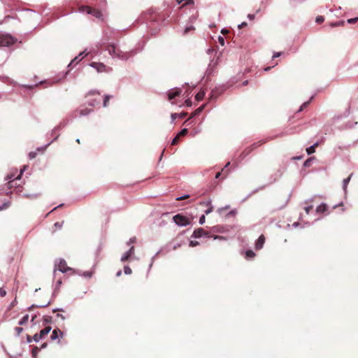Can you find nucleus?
<instances>
[{"instance_id": "obj_19", "label": "nucleus", "mask_w": 358, "mask_h": 358, "mask_svg": "<svg viewBox=\"0 0 358 358\" xmlns=\"http://www.w3.org/2000/svg\"><path fill=\"white\" fill-rule=\"evenodd\" d=\"M205 96V92L204 91H199L196 94V99L198 101H200L201 100H203V97Z\"/></svg>"}, {"instance_id": "obj_63", "label": "nucleus", "mask_w": 358, "mask_h": 358, "mask_svg": "<svg viewBox=\"0 0 358 358\" xmlns=\"http://www.w3.org/2000/svg\"><path fill=\"white\" fill-rule=\"evenodd\" d=\"M308 164H309V160H306L304 163L305 166H307Z\"/></svg>"}, {"instance_id": "obj_30", "label": "nucleus", "mask_w": 358, "mask_h": 358, "mask_svg": "<svg viewBox=\"0 0 358 358\" xmlns=\"http://www.w3.org/2000/svg\"><path fill=\"white\" fill-rule=\"evenodd\" d=\"M188 132L187 129H182L180 133L178 134L180 137L185 136Z\"/></svg>"}, {"instance_id": "obj_45", "label": "nucleus", "mask_w": 358, "mask_h": 358, "mask_svg": "<svg viewBox=\"0 0 358 358\" xmlns=\"http://www.w3.org/2000/svg\"><path fill=\"white\" fill-rule=\"evenodd\" d=\"M282 55L281 52H275L273 55V58H277Z\"/></svg>"}, {"instance_id": "obj_57", "label": "nucleus", "mask_w": 358, "mask_h": 358, "mask_svg": "<svg viewBox=\"0 0 358 358\" xmlns=\"http://www.w3.org/2000/svg\"><path fill=\"white\" fill-rule=\"evenodd\" d=\"M33 340V337L31 338L30 336H27V341L31 343Z\"/></svg>"}, {"instance_id": "obj_33", "label": "nucleus", "mask_w": 358, "mask_h": 358, "mask_svg": "<svg viewBox=\"0 0 358 358\" xmlns=\"http://www.w3.org/2000/svg\"><path fill=\"white\" fill-rule=\"evenodd\" d=\"M39 348L38 347H34L33 349H32V355L34 357H36V355L37 353L39 351Z\"/></svg>"}, {"instance_id": "obj_41", "label": "nucleus", "mask_w": 358, "mask_h": 358, "mask_svg": "<svg viewBox=\"0 0 358 358\" xmlns=\"http://www.w3.org/2000/svg\"><path fill=\"white\" fill-rule=\"evenodd\" d=\"M198 245H199V242L198 241H191L190 243H189V246H191V247H194V246H196Z\"/></svg>"}, {"instance_id": "obj_48", "label": "nucleus", "mask_w": 358, "mask_h": 358, "mask_svg": "<svg viewBox=\"0 0 358 358\" xmlns=\"http://www.w3.org/2000/svg\"><path fill=\"white\" fill-rule=\"evenodd\" d=\"M185 104L187 106H192V101L190 99H187L185 101Z\"/></svg>"}, {"instance_id": "obj_15", "label": "nucleus", "mask_w": 358, "mask_h": 358, "mask_svg": "<svg viewBox=\"0 0 358 358\" xmlns=\"http://www.w3.org/2000/svg\"><path fill=\"white\" fill-rule=\"evenodd\" d=\"M50 330H51V327H49V326H48V327H45L43 329L41 330V331H40V333H39V334H40L41 337L42 338H43L45 336H47V335L49 334V332L50 331Z\"/></svg>"}, {"instance_id": "obj_60", "label": "nucleus", "mask_w": 358, "mask_h": 358, "mask_svg": "<svg viewBox=\"0 0 358 358\" xmlns=\"http://www.w3.org/2000/svg\"><path fill=\"white\" fill-rule=\"evenodd\" d=\"M121 274H122V271H119L117 273L116 275H117V277H119V276H120V275H121Z\"/></svg>"}, {"instance_id": "obj_20", "label": "nucleus", "mask_w": 358, "mask_h": 358, "mask_svg": "<svg viewBox=\"0 0 358 358\" xmlns=\"http://www.w3.org/2000/svg\"><path fill=\"white\" fill-rule=\"evenodd\" d=\"M92 111V110H91V109L84 108V109H81L79 110V114L80 116L87 115L90 114Z\"/></svg>"}, {"instance_id": "obj_59", "label": "nucleus", "mask_w": 358, "mask_h": 358, "mask_svg": "<svg viewBox=\"0 0 358 358\" xmlns=\"http://www.w3.org/2000/svg\"><path fill=\"white\" fill-rule=\"evenodd\" d=\"M214 238H215V239H217V238H218V239H223V237H222V236H214Z\"/></svg>"}, {"instance_id": "obj_62", "label": "nucleus", "mask_w": 358, "mask_h": 358, "mask_svg": "<svg viewBox=\"0 0 358 358\" xmlns=\"http://www.w3.org/2000/svg\"><path fill=\"white\" fill-rule=\"evenodd\" d=\"M271 69V66H268V67L265 68V69H264V70H265L266 71H269Z\"/></svg>"}, {"instance_id": "obj_56", "label": "nucleus", "mask_w": 358, "mask_h": 358, "mask_svg": "<svg viewBox=\"0 0 358 358\" xmlns=\"http://www.w3.org/2000/svg\"><path fill=\"white\" fill-rule=\"evenodd\" d=\"M188 197H189V196H188V195H186V196H185L178 198V199H177V200L180 201V200H182V199H187V198H188Z\"/></svg>"}, {"instance_id": "obj_36", "label": "nucleus", "mask_w": 358, "mask_h": 358, "mask_svg": "<svg viewBox=\"0 0 358 358\" xmlns=\"http://www.w3.org/2000/svg\"><path fill=\"white\" fill-rule=\"evenodd\" d=\"M23 329L22 327H17L15 328V331L17 334V336H19L21 332L22 331Z\"/></svg>"}, {"instance_id": "obj_34", "label": "nucleus", "mask_w": 358, "mask_h": 358, "mask_svg": "<svg viewBox=\"0 0 358 358\" xmlns=\"http://www.w3.org/2000/svg\"><path fill=\"white\" fill-rule=\"evenodd\" d=\"M41 339H42V338L41 337L40 334H36L34 336H33V340L36 342H38Z\"/></svg>"}, {"instance_id": "obj_10", "label": "nucleus", "mask_w": 358, "mask_h": 358, "mask_svg": "<svg viewBox=\"0 0 358 358\" xmlns=\"http://www.w3.org/2000/svg\"><path fill=\"white\" fill-rule=\"evenodd\" d=\"M265 243V237L263 234H262L257 239L256 244H255V248L256 250H260L262 248L264 244Z\"/></svg>"}, {"instance_id": "obj_27", "label": "nucleus", "mask_w": 358, "mask_h": 358, "mask_svg": "<svg viewBox=\"0 0 358 358\" xmlns=\"http://www.w3.org/2000/svg\"><path fill=\"white\" fill-rule=\"evenodd\" d=\"M63 224H64V221H62V222H55L54 224V227H55V229L54 230V231H55L58 229H61Z\"/></svg>"}, {"instance_id": "obj_17", "label": "nucleus", "mask_w": 358, "mask_h": 358, "mask_svg": "<svg viewBox=\"0 0 358 358\" xmlns=\"http://www.w3.org/2000/svg\"><path fill=\"white\" fill-rule=\"evenodd\" d=\"M327 210V206L326 204L322 203L317 207L316 211L317 213H322L325 212Z\"/></svg>"}, {"instance_id": "obj_58", "label": "nucleus", "mask_w": 358, "mask_h": 358, "mask_svg": "<svg viewBox=\"0 0 358 358\" xmlns=\"http://www.w3.org/2000/svg\"><path fill=\"white\" fill-rule=\"evenodd\" d=\"M221 174H222V172H217V173H216L215 178H218L221 176Z\"/></svg>"}, {"instance_id": "obj_50", "label": "nucleus", "mask_w": 358, "mask_h": 358, "mask_svg": "<svg viewBox=\"0 0 358 358\" xmlns=\"http://www.w3.org/2000/svg\"><path fill=\"white\" fill-rule=\"evenodd\" d=\"M219 42L220 43H221L222 45L224 44V40L222 37L220 36L219 37Z\"/></svg>"}, {"instance_id": "obj_6", "label": "nucleus", "mask_w": 358, "mask_h": 358, "mask_svg": "<svg viewBox=\"0 0 358 358\" xmlns=\"http://www.w3.org/2000/svg\"><path fill=\"white\" fill-rule=\"evenodd\" d=\"M203 236H208V232L205 231L203 228L195 229L192 234V236L196 238H201Z\"/></svg>"}, {"instance_id": "obj_47", "label": "nucleus", "mask_w": 358, "mask_h": 358, "mask_svg": "<svg viewBox=\"0 0 358 358\" xmlns=\"http://www.w3.org/2000/svg\"><path fill=\"white\" fill-rule=\"evenodd\" d=\"M44 321H45V322H50V321H51V317H50V316H45V317H44Z\"/></svg>"}, {"instance_id": "obj_49", "label": "nucleus", "mask_w": 358, "mask_h": 358, "mask_svg": "<svg viewBox=\"0 0 358 358\" xmlns=\"http://www.w3.org/2000/svg\"><path fill=\"white\" fill-rule=\"evenodd\" d=\"M248 17L250 20H253L255 17V15L254 14H248Z\"/></svg>"}, {"instance_id": "obj_8", "label": "nucleus", "mask_w": 358, "mask_h": 358, "mask_svg": "<svg viewBox=\"0 0 358 358\" xmlns=\"http://www.w3.org/2000/svg\"><path fill=\"white\" fill-rule=\"evenodd\" d=\"M64 334L63 331H62L59 329L57 328L53 330V331L50 336V338H51V340L54 341V340L57 339L59 336L61 338H62L64 336Z\"/></svg>"}, {"instance_id": "obj_22", "label": "nucleus", "mask_w": 358, "mask_h": 358, "mask_svg": "<svg viewBox=\"0 0 358 358\" xmlns=\"http://www.w3.org/2000/svg\"><path fill=\"white\" fill-rule=\"evenodd\" d=\"M28 320H29V315H26L23 316L22 318L20 320L19 324L20 325L25 324L28 322Z\"/></svg>"}, {"instance_id": "obj_35", "label": "nucleus", "mask_w": 358, "mask_h": 358, "mask_svg": "<svg viewBox=\"0 0 358 358\" xmlns=\"http://www.w3.org/2000/svg\"><path fill=\"white\" fill-rule=\"evenodd\" d=\"M309 104V101L304 102L300 107L299 112L302 111L304 108H306Z\"/></svg>"}, {"instance_id": "obj_26", "label": "nucleus", "mask_w": 358, "mask_h": 358, "mask_svg": "<svg viewBox=\"0 0 358 358\" xmlns=\"http://www.w3.org/2000/svg\"><path fill=\"white\" fill-rule=\"evenodd\" d=\"M344 24H345V22L341 20V21H338L335 23H331L330 25H331V27H338V26H343Z\"/></svg>"}, {"instance_id": "obj_21", "label": "nucleus", "mask_w": 358, "mask_h": 358, "mask_svg": "<svg viewBox=\"0 0 358 358\" xmlns=\"http://www.w3.org/2000/svg\"><path fill=\"white\" fill-rule=\"evenodd\" d=\"M10 205H11L10 201H7V202L3 203L1 206H0V211L8 208L10 206Z\"/></svg>"}, {"instance_id": "obj_31", "label": "nucleus", "mask_w": 358, "mask_h": 358, "mask_svg": "<svg viewBox=\"0 0 358 358\" xmlns=\"http://www.w3.org/2000/svg\"><path fill=\"white\" fill-rule=\"evenodd\" d=\"M324 17H323V16H321V15L317 16V17H316V19H315V22H316L317 23H319V24H320V23L323 22H324Z\"/></svg>"}, {"instance_id": "obj_64", "label": "nucleus", "mask_w": 358, "mask_h": 358, "mask_svg": "<svg viewBox=\"0 0 358 358\" xmlns=\"http://www.w3.org/2000/svg\"><path fill=\"white\" fill-rule=\"evenodd\" d=\"M130 243H134L135 241V238L130 239Z\"/></svg>"}, {"instance_id": "obj_14", "label": "nucleus", "mask_w": 358, "mask_h": 358, "mask_svg": "<svg viewBox=\"0 0 358 358\" xmlns=\"http://www.w3.org/2000/svg\"><path fill=\"white\" fill-rule=\"evenodd\" d=\"M187 115V113H181L179 114L178 113H172L171 114L172 122H173L177 117L184 118L186 117Z\"/></svg>"}, {"instance_id": "obj_37", "label": "nucleus", "mask_w": 358, "mask_h": 358, "mask_svg": "<svg viewBox=\"0 0 358 358\" xmlns=\"http://www.w3.org/2000/svg\"><path fill=\"white\" fill-rule=\"evenodd\" d=\"M6 295V291L3 287H1L0 288V296L1 297H3Z\"/></svg>"}, {"instance_id": "obj_44", "label": "nucleus", "mask_w": 358, "mask_h": 358, "mask_svg": "<svg viewBox=\"0 0 358 358\" xmlns=\"http://www.w3.org/2000/svg\"><path fill=\"white\" fill-rule=\"evenodd\" d=\"M203 110V107H200V108H199L198 109H196V110H195V112L194 113V114L192 115V116H193V115H197V114L200 113L201 112V110Z\"/></svg>"}, {"instance_id": "obj_18", "label": "nucleus", "mask_w": 358, "mask_h": 358, "mask_svg": "<svg viewBox=\"0 0 358 358\" xmlns=\"http://www.w3.org/2000/svg\"><path fill=\"white\" fill-rule=\"evenodd\" d=\"M318 146V143H315L313 145L308 148L306 149V152L308 153V155H311L313 153H314L315 152V148Z\"/></svg>"}, {"instance_id": "obj_46", "label": "nucleus", "mask_w": 358, "mask_h": 358, "mask_svg": "<svg viewBox=\"0 0 358 358\" xmlns=\"http://www.w3.org/2000/svg\"><path fill=\"white\" fill-rule=\"evenodd\" d=\"M247 25H248V24L245 22H243L241 24L238 25V29H241L243 27H245Z\"/></svg>"}, {"instance_id": "obj_5", "label": "nucleus", "mask_w": 358, "mask_h": 358, "mask_svg": "<svg viewBox=\"0 0 358 358\" xmlns=\"http://www.w3.org/2000/svg\"><path fill=\"white\" fill-rule=\"evenodd\" d=\"M91 66L96 69L98 72H110L112 71V68L106 66L103 63H98V62H92L91 64Z\"/></svg>"}, {"instance_id": "obj_25", "label": "nucleus", "mask_w": 358, "mask_h": 358, "mask_svg": "<svg viewBox=\"0 0 358 358\" xmlns=\"http://www.w3.org/2000/svg\"><path fill=\"white\" fill-rule=\"evenodd\" d=\"M255 256V254L252 250H247L245 252V257L247 258H253Z\"/></svg>"}, {"instance_id": "obj_1", "label": "nucleus", "mask_w": 358, "mask_h": 358, "mask_svg": "<svg viewBox=\"0 0 358 358\" xmlns=\"http://www.w3.org/2000/svg\"><path fill=\"white\" fill-rule=\"evenodd\" d=\"M106 50L113 57H117L120 59L127 58V55L120 49L117 48L114 44H108L106 46Z\"/></svg>"}, {"instance_id": "obj_12", "label": "nucleus", "mask_w": 358, "mask_h": 358, "mask_svg": "<svg viewBox=\"0 0 358 358\" xmlns=\"http://www.w3.org/2000/svg\"><path fill=\"white\" fill-rule=\"evenodd\" d=\"M22 171H23V170H21L20 175L19 176H17L16 178H15L14 180L10 181L8 182V186L10 188L20 186V185L17 183V182L20 179V176L22 174Z\"/></svg>"}, {"instance_id": "obj_42", "label": "nucleus", "mask_w": 358, "mask_h": 358, "mask_svg": "<svg viewBox=\"0 0 358 358\" xmlns=\"http://www.w3.org/2000/svg\"><path fill=\"white\" fill-rule=\"evenodd\" d=\"M357 20H358V17L350 18V19L348 20V22L350 23V24H352V23H354L355 22H357Z\"/></svg>"}, {"instance_id": "obj_52", "label": "nucleus", "mask_w": 358, "mask_h": 358, "mask_svg": "<svg viewBox=\"0 0 358 358\" xmlns=\"http://www.w3.org/2000/svg\"><path fill=\"white\" fill-rule=\"evenodd\" d=\"M212 210H213V208H212V207H210V208H209L208 209H207V210L205 211V213H206V215H208V214H209L210 212H212Z\"/></svg>"}, {"instance_id": "obj_4", "label": "nucleus", "mask_w": 358, "mask_h": 358, "mask_svg": "<svg viewBox=\"0 0 358 358\" xmlns=\"http://www.w3.org/2000/svg\"><path fill=\"white\" fill-rule=\"evenodd\" d=\"M173 220L179 226H187L190 223L189 219L181 214L176 215L173 216Z\"/></svg>"}, {"instance_id": "obj_39", "label": "nucleus", "mask_w": 358, "mask_h": 358, "mask_svg": "<svg viewBox=\"0 0 358 358\" xmlns=\"http://www.w3.org/2000/svg\"><path fill=\"white\" fill-rule=\"evenodd\" d=\"M312 209H313V206H306L304 208V210L307 214H308Z\"/></svg>"}, {"instance_id": "obj_2", "label": "nucleus", "mask_w": 358, "mask_h": 358, "mask_svg": "<svg viewBox=\"0 0 358 358\" xmlns=\"http://www.w3.org/2000/svg\"><path fill=\"white\" fill-rule=\"evenodd\" d=\"M87 99V103L89 106H95L100 103L101 102V95L96 91L90 92L86 96Z\"/></svg>"}, {"instance_id": "obj_11", "label": "nucleus", "mask_w": 358, "mask_h": 358, "mask_svg": "<svg viewBox=\"0 0 358 358\" xmlns=\"http://www.w3.org/2000/svg\"><path fill=\"white\" fill-rule=\"evenodd\" d=\"M134 246L131 247V248L123 255V256L121 257L122 262H126L129 259V258L134 254Z\"/></svg>"}, {"instance_id": "obj_29", "label": "nucleus", "mask_w": 358, "mask_h": 358, "mask_svg": "<svg viewBox=\"0 0 358 358\" xmlns=\"http://www.w3.org/2000/svg\"><path fill=\"white\" fill-rule=\"evenodd\" d=\"M351 176L343 180V188L345 189L348 182L350 180Z\"/></svg>"}, {"instance_id": "obj_53", "label": "nucleus", "mask_w": 358, "mask_h": 358, "mask_svg": "<svg viewBox=\"0 0 358 358\" xmlns=\"http://www.w3.org/2000/svg\"><path fill=\"white\" fill-rule=\"evenodd\" d=\"M229 164H230V162H228V163L226 164L225 167L222 170V172H224V174H227V171H224V169H225V168H227Z\"/></svg>"}, {"instance_id": "obj_32", "label": "nucleus", "mask_w": 358, "mask_h": 358, "mask_svg": "<svg viewBox=\"0 0 358 358\" xmlns=\"http://www.w3.org/2000/svg\"><path fill=\"white\" fill-rule=\"evenodd\" d=\"M179 139H180V136L178 135H177L173 140H172V142H171V145H176L178 141H179Z\"/></svg>"}, {"instance_id": "obj_43", "label": "nucleus", "mask_w": 358, "mask_h": 358, "mask_svg": "<svg viewBox=\"0 0 358 358\" xmlns=\"http://www.w3.org/2000/svg\"><path fill=\"white\" fill-rule=\"evenodd\" d=\"M205 220H206L205 215H203L200 217V219H199V223H200L201 224H203L205 222Z\"/></svg>"}, {"instance_id": "obj_28", "label": "nucleus", "mask_w": 358, "mask_h": 358, "mask_svg": "<svg viewBox=\"0 0 358 358\" xmlns=\"http://www.w3.org/2000/svg\"><path fill=\"white\" fill-rule=\"evenodd\" d=\"M124 273L127 275H129L132 273L131 268L127 266H124Z\"/></svg>"}, {"instance_id": "obj_38", "label": "nucleus", "mask_w": 358, "mask_h": 358, "mask_svg": "<svg viewBox=\"0 0 358 358\" xmlns=\"http://www.w3.org/2000/svg\"><path fill=\"white\" fill-rule=\"evenodd\" d=\"M37 155V153L36 152H31L29 154V157L31 159L35 158Z\"/></svg>"}, {"instance_id": "obj_3", "label": "nucleus", "mask_w": 358, "mask_h": 358, "mask_svg": "<svg viewBox=\"0 0 358 358\" xmlns=\"http://www.w3.org/2000/svg\"><path fill=\"white\" fill-rule=\"evenodd\" d=\"M15 39L8 34H0V46H9L15 43Z\"/></svg>"}, {"instance_id": "obj_16", "label": "nucleus", "mask_w": 358, "mask_h": 358, "mask_svg": "<svg viewBox=\"0 0 358 358\" xmlns=\"http://www.w3.org/2000/svg\"><path fill=\"white\" fill-rule=\"evenodd\" d=\"M92 7L88 6H81L79 7V11L80 12H86L87 13L90 14L92 11Z\"/></svg>"}, {"instance_id": "obj_61", "label": "nucleus", "mask_w": 358, "mask_h": 358, "mask_svg": "<svg viewBox=\"0 0 358 358\" xmlns=\"http://www.w3.org/2000/svg\"><path fill=\"white\" fill-rule=\"evenodd\" d=\"M46 346H47V343H43V344L41 345V348H45Z\"/></svg>"}, {"instance_id": "obj_9", "label": "nucleus", "mask_w": 358, "mask_h": 358, "mask_svg": "<svg viewBox=\"0 0 358 358\" xmlns=\"http://www.w3.org/2000/svg\"><path fill=\"white\" fill-rule=\"evenodd\" d=\"M57 269L62 273H65L71 268L67 266L66 262L64 260H61L57 265Z\"/></svg>"}, {"instance_id": "obj_7", "label": "nucleus", "mask_w": 358, "mask_h": 358, "mask_svg": "<svg viewBox=\"0 0 358 358\" xmlns=\"http://www.w3.org/2000/svg\"><path fill=\"white\" fill-rule=\"evenodd\" d=\"M181 92H182L181 90L179 89V88L175 89V90H173L172 91H169L168 92V99H169V100L171 101L175 97L180 96V94H181Z\"/></svg>"}, {"instance_id": "obj_23", "label": "nucleus", "mask_w": 358, "mask_h": 358, "mask_svg": "<svg viewBox=\"0 0 358 358\" xmlns=\"http://www.w3.org/2000/svg\"><path fill=\"white\" fill-rule=\"evenodd\" d=\"M185 2L182 6H184L185 5H187V4H192L194 3V1L193 0H178L177 2L178 4L182 3V2Z\"/></svg>"}, {"instance_id": "obj_40", "label": "nucleus", "mask_w": 358, "mask_h": 358, "mask_svg": "<svg viewBox=\"0 0 358 358\" xmlns=\"http://www.w3.org/2000/svg\"><path fill=\"white\" fill-rule=\"evenodd\" d=\"M193 29H194V28L192 26H190V27H186V28H185V31H184V34H187L189 32V31H190V30H193Z\"/></svg>"}, {"instance_id": "obj_24", "label": "nucleus", "mask_w": 358, "mask_h": 358, "mask_svg": "<svg viewBox=\"0 0 358 358\" xmlns=\"http://www.w3.org/2000/svg\"><path fill=\"white\" fill-rule=\"evenodd\" d=\"M110 97L111 96L110 95L105 96L104 99H103V107H107L108 106V103H109V100H110Z\"/></svg>"}, {"instance_id": "obj_13", "label": "nucleus", "mask_w": 358, "mask_h": 358, "mask_svg": "<svg viewBox=\"0 0 358 358\" xmlns=\"http://www.w3.org/2000/svg\"><path fill=\"white\" fill-rule=\"evenodd\" d=\"M90 14L92 15L93 16H94L95 17H96L98 19H100L102 17L101 12L99 10L94 8H92V11L90 12Z\"/></svg>"}, {"instance_id": "obj_55", "label": "nucleus", "mask_w": 358, "mask_h": 358, "mask_svg": "<svg viewBox=\"0 0 358 358\" xmlns=\"http://www.w3.org/2000/svg\"><path fill=\"white\" fill-rule=\"evenodd\" d=\"M57 316L58 317H61V319H62V320H65V317H64V315H61V314H59V313H58V314L57 315Z\"/></svg>"}, {"instance_id": "obj_54", "label": "nucleus", "mask_w": 358, "mask_h": 358, "mask_svg": "<svg viewBox=\"0 0 358 358\" xmlns=\"http://www.w3.org/2000/svg\"><path fill=\"white\" fill-rule=\"evenodd\" d=\"M49 304H50V302L47 303L46 304L37 305L36 306H37V307H46V306H48Z\"/></svg>"}, {"instance_id": "obj_51", "label": "nucleus", "mask_w": 358, "mask_h": 358, "mask_svg": "<svg viewBox=\"0 0 358 358\" xmlns=\"http://www.w3.org/2000/svg\"><path fill=\"white\" fill-rule=\"evenodd\" d=\"M158 31H159V30H158V29H151V34H152V35H155V34H157Z\"/></svg>"}]
</instances>
